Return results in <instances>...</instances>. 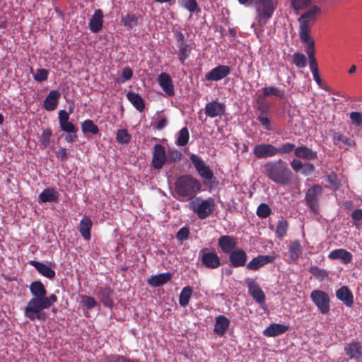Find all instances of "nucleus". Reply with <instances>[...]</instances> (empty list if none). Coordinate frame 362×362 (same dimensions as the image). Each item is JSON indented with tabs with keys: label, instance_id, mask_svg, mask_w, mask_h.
Returning a JSON list of instances; mask_svg holds the SVG:
<instances>
[{
	"label": "nucleus",
	"instance_id": "2eb2a0df",
	"mask_svg": "<svg viewBox=\"0 0 362 362\" xmlns=\"http://www.w3.org/2000/svg\"><path fill=\"white\" fill-rule=\"evenodd\" d=\"M204 112L206 115L211 118L221 117L226 112V105L218 100H212L206 104Z\"/></svg>",
	"mask_w": 362,
	"mask_h": 362
},
{
	"label": "nucleus",
	"instance_id": "de8ad7c7",
	"mask_svg": "<svg viewBox=\"0 0 362 362\" xmlns=\"http://www.w3.org/2000/svg\"><path fill=\"white\" fill-rule=\"evenodd\" d=\"M107 362H139V359H132L119 354H110L106 357Z\"/></svg>",
	"mask_w": 362,
	"mask_h": 362
},
{
	"label": "nucleus",
	"instance_id": "7ed1b4c3",
	"mask_svg": "<svg viewBox=\"0 0 362 362\" xmlns=\"http://www.w3.org/2000/svg\"><path fill=\"white\" fill-rule=\"evenodd\" d=\"M201 188V182L191 175H180L175 182V192L183 198H192Z\"/></svg>",
	"mask_w": 362,
	"mask_h": 362
},
{
	"label": "nucleus",
	"instance_id": "6e6d98bb",
	"mask_svg": "<svg viewBox=\"0 0 362 362\" xmlns=\"http://www.w3.org/2000/svg\"><path fill=\"white\" fill-rule=\"evenodd\" d=\"M61 129L66 133H77L78 128L71 122H66L59 124Z\"/></svg>",
	"mask_w": 362,
	"mask_h": 362
},
{
	"label": "nucleus",
	"instance_id": "72a5a7b5",
	"mask_svg": "<svg viewBox=\"0 0 362 362\" xmlns=\"http://www.w3.org/2000/svg\"><path fill=\"white\" fill-rule=\"evenodd\" d=\"M262 95H259V100H265L266 98L274 95L279 98H284L285 96V93L284 90H281L275 86H269L262 88Z\"/></svg>",
	"mask_w": 362,
	"mask_h": 362
},
{
	"label": "nucleus",
	"instance_id": "39448f33",
	"mask_svg": "<svg viewBox=\"0 0 362 362\" xmlns=\"http://www.w3.org/2000/svg\"><path fill=\"white\" fill-rule=\"evenodd\" d=\"M256 6L257 19L260 25H265L272 18L278 4V0H250Z\"/></svg>",
	"mask_w": 362,
	"mask_h": 362
},
{
	"label": "nucleus",
	"instance_id": "cd10ccee",
	"mask_svg": "<svg viewBox=\"0 0 362 362\" xmlns=\"http://www.w3.org/2000/svg\"><path fill=\"white\" fill-rule=\"evenodd\" d=\"M330 259H340L343 264H349L351 262L353 256L351 252L344 249H337L330 252L328 255Z\"/></svg>",
	"mask_w": 362,
	"mask_h": 362
},
{
	"label": "nucleus",
	"instance_id": "f704fd0d",
	"mask_svg": "<svg viewBox=\"0 0 362 362\" xmlns=\"http://www.w3.org/2000/svg\"><path fill=\"white\" fill-rule=\"evenodd\" d=\"M127 98L139 111L142 112L144 110L145 103L139 94L134 92H129L127 93Z\"/></svg>",
	"mask_w": 362,
	"mask_h": 362
},
{
	"label": "nucleus",
	"instance_id": "5701e85b",
	"mask_svg": "<svg viewBox=\"0 0 362 362\" xmlns=\"http://www.w3.org/2000/svg\"><path fill=\"white\" fill-rule=\"evenodd\" d=\"M230 320L225 315H220L215 318L214 332L220 337H223L230 326Z\"/></svg>",
	"mask_w": 362,
	"mask_h": 362
},
{
	"label": "nucleus",
	"instance_id": "bb28decb",
	"mask_svg": "<svg viewBox=\"0 0 362 362\" xmlns=\"http://www.w3.org/2000/svg\"><path fill=\"white\" fill-rule=\"evenodd\" d=\"M336 296L348 307H351L354 303L353 293L346 286H341L337 290Z\"/></svg>",
	"mask_w": 362,
	"mask_h": 362
},
{
	"label": "nucleus",
	"instance_id": "0eeeda50",
	"mask_svg": "<svg viewBox=\"0 0 362 362\" xmlns=\"http://www.w3.org/2000/svg\"><path fill=\"white\" fill-rule=\"evenodd\" d=\"M323 192L322 187L320 185H314L305 192V202L310 211L318 214L320 211V197Z\"/></svg>",
	"mask_w": 362,
	"mask_h": 362
},
{
	"label": "nucleus",
	"instance_id": "dca6fc26",
	"mask_svg": "<svg viewBox=\"0 0 362 362\" xmlns=\"http://www.w3.org/2000/svg\"><path fill=\"white\" fill-rule=\"evenodd\" d=\"M230 73V68L227 65H218L205 75V81H218L226 77Z\"/></svg>",
	"mask_w": 362,
	"mask_h": 362
},
{
	"label": "nucleus",
	"instance_id": "a18cd8bd",
	"mask_svg": "<svg viewBox=\"0 0 362 362\" xmlns=\"http://www.w3.org/2000/svg\"><path fill=\"white\" fill-rule=\"evenodd\" d=\"M132 136L126 129L117 130L116 140L120 144H127L131 141Z\"/></svg>",
	"mask_w": 362,
	"mask_h": 362
},
{
	"label": "nucleus",
	"instance_id": "4c0bfd02",
	"mask_svg": "<svg viewBox=\"0 0 362 362\" xmlns=\"http://www.w3.org/2000/svg\"><path fill=\"white\" fill-rule=\"evenodd\" d=\"M192 288L189 286H185L180 294L179 303L182 307H186L190 300Z\"/></svg>",
	"mask_w": 362,
	"mask_h": 362
},
{
	"label": "nucleus",
	"instance_id": "423d86ee",
	"mask_svg": "<svg viewBox=\"0 0 362 362\" xmlns=\"http://www.w3.org/2000/svg\"><path fill=\"white\" fill-rule=\"evenodd\" d=\"M215 203L211 198L201 199L197 198L190 203V209L197 214L200 219H204L209 216L214 211Z\"/></svg>",
	"mask_w": 362,
	"mask_h": 362
},
{
	"label": "nucleus",
	"instance_id": "c85d7f7f",
	"mask_svg": "<svg viewBox=\"0 0 362 362\" xmlns=\"http://www.w3.org/2000/svg\"><path fill=\"white\" fill-rule=\"evenodd\" d=\"M59 194L58 192L52 187L47 188L44 189L38 197L39 202H54L57 203L59 201Z\"/></svg>",
	"mask_w": 362,
	"mask_h": 362
},
{
	"label": "nucleus",
	"instance_id": "a211bd4d",
	"mask_svg": "<svg viewBox=\"0 0 362 362\" xmlns=\"http://www.w3.org/2000/svg\"><path fill=\"white\" fill-rule=\"evenodd\" d=\"M115 291L110 286L100 287L98 297L105 307L111 308L114 305Z\"/></svg>",
	"mask_w": 362,
	"mask_h": 362
},
{
	"label": "nucleus",
	"instance_id": "f3484780",
	"mask_svg": "<svg viewBox=\"0 0 362 362\" xmlns=\"http://www.w3.org/2000/svg\"><path fill=\"white\" fill-rule=\"evenodd\" d=\"M218 245L223 253L228 255L236 249L238 241L234 236L221 235L218 239Z\"/></svg>",
	"mask_w": 362,
	"mask_h": 362
},
{
	"label": "nucleus",
	"instance_id": "b1692460",
	"mask_svg": "<svg viewBox=\"0 0 362 362\" xmlns=\"http://www.w3.org/2000/svg\"><path fill=\"white\" fill-rule=\"evenodd\" d=\"M173 277V274L170 272L159 274L157 275H151L147 279L148 285L153 287H159L168 283Z\"/></svg>",
	"mask_w": 362,
	"mask_h": 362
},
{
	"label": "nucleus",
	"instance_id": "aec40b11",
	"mask_svg": "<svg viewBox=\"0 0 362 362\" xmlns=\"http://www.w3.org/2000/svg\"><path fill=\"white\" fill-rule=\"evenodd\" d=\"M275 257L272 255H258L253 258L247 264L246 267L250 270L256 271L267 264L272 263Z\"/></svg>",
	"mask_w": 362,
	"mask_h": 362
},
{
	"label": "nucleus",
	"instance_id": "338daca9",
	"mask_svg": "<svg viewBox=\"0 0 362 362\" xmlns=\"http://www.w3.org/2000/svg\"><path fill=\"white\" fill-rule=\"evenodd\" d=\"M257 119L267 130L271 129L270 119L267 115H259L257 117Z\"/></svg>",
	"mask_w": 362,
	"mask_h": 362
},
{
	"label": "nucleus",
	"instance_id": "7c9ffc66",
	"mask_svg": "<svg viewBox=\"0 0 362 362\" xmlns=\"http://www.w3.org/2000/svg\"><path fill=\"white\" fill-rule=\"evenodd\" d=\"M30 264L42 276L50 279L55 276L54 270L49 266L35 260L30 261Z\"/></svg>",
	"mask_w": 362,
	"mask_h": 362
},
{
	"label": "nucleus",
	"instance_id": "4468645a",
	"mask_svg": "<svg viewBox=\"0 0 362 362\" xmlns=\"http://www.w3.org/2000/svg\"><path fill=\"white\" fill-rule=\"evenodd\" d=\"M246 284L248 288V292L253 299L261 304L265 301V295L258 283L254 279L247 278Z\"/></svg>",
	"mask_w": 362,
	"mask_h": 362
},
{
	"label": "nucleus",
	"instance_id": "5fc2aeb1",
	"mask_svg": "<svg viewBox=\"0 0 362 362\" xmlns=\"http://www.w3.org/2000/svg\"><path fill=\"white\" fill-rule=\"evenodd\" d=\"M132 75H133L132 70L129 66L124 67L122 69V75L117 79V81L119 83H124L127 81L131 79V78L132 77Z\"/></svg>",
	"mask_w": 362,
	"mask_h": 362
},
{
	"label": "nucleus",
	"instance_id": "9b49d317",
	"mask_svg": "<svg viewBox=\"0 0 362 362\" xmlns=\"http://www.w3.org/2000/svg\"><path fill=\"white\" fill-rule=\"evenodd\" d=\"M167 163V155L165 147L156 144L153 147L151 165L156 170H160Z\"/></svg>",
	"mask_w": 362,
	"mask_h": 362
},
{
	"label": "nucleus",
	"instance_id": "49530a36",
	"mask_svg": "<svg viewBox=\"0 0 362 362\" xmlns=\"http://www.w3.org/2000/svg\"><path fill=\"white\" fill-rule=\"evenodd\" d=\"M288 227V223L286 220L279 221L275 230L276 236L281 239L286 234Z\"/></svg>",
	"mask_w": 362,
	"mask_h": 362
},
{
	"label": "nucleus",
	"instance_id": "e2e57ef3",
	"mask_svg": "<svg viewBox=\"0 0 362 362\" xmlns=\"http://www.w3.org/2000/svg\"><path fill=\"white\" fill-rule=\"evenodd\" d=\"M189 230L187 227L181 228L177 233L176 238L178 240L183 242L189 238Z\"/></svg>",
	"mask_w": 362,
	"mask_h": 362
},
{
	"label": "nucleus",
	"instance_id": "393cba45",
	"mask_svg": "<svg viewBox=\"0 0 362 362\" xmlns=\"http://www.w3.org/2000/svg\"><path fill=\"white\" fill-rule=\"evenodd\" d=\"M61 94L58 90H51L43 103L44 108L47 111L54 110L58 105Z\"/></svg>",
	"mask_w": 362,
	"mask_h": 362
},
{
	"label": "nucleus",
	"instance_id": "58836bf2",
	"mask_svg": "<svg viewBox=\"0 0 362 362\" xmlns=\"http://www.w3.org/2000/svg\"><path fill=\"white\" fill-rule=\"evenodd\" d=\"M81 130L84 134L90 133L92 134H98L99 132L98 127L91 120L86 119L81 123Z\"/></svg>",
	"mask_w": 362,
	"mask_h": 362
},
{
	"label": "nucleus",
	"instance_id": "864d4df0",
	"mask_svg": "<svg viewBox=\"0 0 362 362\" xmlns=\"http://www.w3.org/2000/svg\"><path fill=\"white\" fill-rule=\"evenodd\" d=\"M296 146L293 144L291 143H284L279 148L276 147L277 150V154H286L289 153L291 151H294L296 149Z\"/></svg>",
	"mask_w": 362,
	"mask_h": 362
},
{
	"label": "nucleus",
	"instance_id": "c756f323",
	"mask_svg": "<svg viewBox=\"0 0 362 362\" xmlns=\"http://www.w3.org/2000/svg\"><path fill=\"white\" fill-rule=\"evenodd\" d=\"M288 327L282 324L272 323L264 331L263 334L266 337H276L285 333Z\"/></svg>",
	"mask_w": 362,
	"mask_h": 362
},
{
	"label": "nucleus",
	"instance_id": "bf43d9fd",
	"mask_svg": "<svg viewBox=\"0 0 362 362\" xmlns=\"http://www.w3.org/2000/svg\"><path fill=\"white\" fill-rule=\"evenodd\" d=\"M333 139L334 141H341L347 146H352L354 144V141L351 140L350 138L346 137L339 133H335L333 136Z\"/></svg>",
	"mask_w": 362,
	"mask_h": 362
},
{
	"label": "nucleus",
	"instance_id": "69168bd1",
	"mask_svg": "<svg viewBox=\"0 0 362 362\" xmlns=\"http://www.w3.org/2000/svg\"><path fill=\"white\" fill-rule=\"evenodd\" d=\"M265 100H260L259 96L257 98V103L258 105V110L260 112L259 115H267L268 112L269 107L264 103Z\"/></svg>",
	"mask_w": 362,
	"mask_h": 362
},
{
	"label": "nucleus",
	"instance_id": "09e8293b",
	"mask_svg": "<svg viewBox=\"0 0 362 362\" xmlns=\"http://www.w3.org/2000/svg\"><path fill=\"white\" fill-rule=\"evenodd\" d=\"M52 135V131L49 128L45 129L42 132L40 138V141L43 148H46L49 146Z\"/></svg>",
	"mask_w": 362,
	"mask_h": 362
},
{
	"label": "nucleus",
	"instance_id": "6e6552de",
	"mask_svg": "<svg viewBox=\"0 0 362 362\" xmlns=\"http://www.w3.org/2000/svg\"><path fill=\"white\" fill-rule=\"evenodd\" d=\"M199 257L202 264L206 269H216L221 265V258L214 250L204 247L199 251Z\"/></svg>",
	"mask_w": 362,
	"mask_h": 362
},
{
	"label": "nucleus",
	"instance_id": "37998d69",
	"mask_svg": "<svg viewBox=\"0 0 362 362\" xmlns=\"http://www.w3.org/2000/svg\"><path fill=\"white\" fill-rule=\"evenodd\" d=\"M312 0H291V6L296 13L311 6Z\"/></svg>",
	"mask_w": 362,
	"mask_h": 362
},
{
	"label": "nucleus",
	"instance_id": "79ce46f5",
	"mask_svg": "<svg viewBox=\"0 0 362 362\" xmlns=\"http://www.w3.org/2000/svg\"><path fill=\"white\" fill-rule=\"evenodd\" d=\"M309 272L313 275L318 281H322L329 276V272L317 266H312L309 269Z\"/></svg>",
	"mask_w": 362,
	"mask_h": 362
},
{
	"label": "nucleus",
	"instance_id": "20e7f679",
	"mask_svg": "<svg viewBox=\"0 0 362 362\" xmlns=\"http://www.w3.org/2000/svg\"><path fill=\"white\" fill-rule=\"evenodd\" d=\"M298 18L299 23L298 35L306 37L310 35L311 28L322 13L321 8L317 5L310 6Z\"/></svg>",
	"mask_w": 362,
	"mask_h": 362
},
{
	"label": "nucleus",
	"instance_id": "ddd939ff",
	"mask_svg": "<svg viewBox=\"0 0 362 362\" xmlns=\"http://www.w3.org/2000/svg\"><path fill=\"white\" fill-rule=\"evenodd\" d=\"M253 153L258 159L273 157L277 155L276 147L269 144H260L253 148Z\"/></svg>",
	"mask_w": 362,
	"mask_h": 362
},
{
	"label": "nucleus",
	"instance_id": "603ef678",
	"mask_svg": "<svg viewBox=\"0 0 362 362\" xmlns=\"http://www.w3.org/2000/svg\"><path fill=\"white\" fill-rule=\"evenodd\" d=\"M293 62L298 68H303L307 64V59L305 56L299 52H296L293 56Z\"/></svg>",
	"mask_w": 362,
	"mask_h": 362
},
{
	"label": "nucleus",
	"instance_id": "412c9836",
	"mask_svg": "<svg viewBox=\"0 0 362 362\" xmlns=\"http://www.w3.org/2000/svg\"><path fill=\"white\" fill-rule=\"evenodd\" d=\"M303 247L298 240H293L290 243L288 252L285 254L287 257L286 261L288 263L296 262L301 256Z\"/></svg>",
	"mask_w": 362,
	"mask_h": 362
},
{
	"label": "nucleus",
	"instance_id": "f257e3e1",
	"mask_svg": "<svg viewBox=\"0 0 362 362\" xmlns=\"http://www.w3.org/2000/svg\"><path fill=\"white\" fill-rule=\"evenodd\" d=\"M29 289L33 298L28 302L24 309L25 317L30 321L45 320L47 315L43 310L49 308L57 301V296L52 293L47 296L46 288L40 281H33Z\"/></svg>",
	"mask_w": 362,
	"mask_h": 362
},
{
	"label": "nucleus",
	"instance_id": "c03bdc74",
	"mask_svg": "<svg viewBox=\"0 0 362 362\" xmlns=\"http://www.w3.org/2000/svg\"><path fill=\"white\" fill-rule=\"evenodd\" d=\"M167 163L178 162L182 157V153L177 149L169 148L166 152Z\"/></svg>",
	"mask_w": 362,
	"mask_h": 362
},
{
	"label": "nucleus",
	"instance_id": "052dcab7",
	"mask_svg": "<svg viewBox=\"0 0 362 362\" xmlns=\"http://www.w3.org/2000/svg\"><path fill=\"white\" fill-rule=\"evenodd\" d=\"M351 216L353 219V224L358 227L360 221L362 220V209H355L351 212Z\"/></svg>",
	"mask_w": 362,
	"mask_h": 362
},
{
	"label": "nucleus",
	"instance_id": "8fccbe9b",
	"mask_svg": "<svg viewBox=\"0 0 362 362\" xmlns=\"http://www.w3.org/2000/svg\"><path fill=\"white\" fill-rule=\"evenodd\" d=\"M256 213L259 218H265L272 214V210L268 204L262 203L258 206Z\"/></svg>",
	"mask_w": 362,
	"mask_h": 362
},
{
	"label": "nucleus",
	"instance_id": "c9c22d12",
	"mask_svg": "<svg viewBox=\"0 0 362 362\" xmlns=\"http://www.w3.org/2000/svg\"><path fill=\"white\" fill-rule=\"evenodd\" d=\"M299 37L303 43L306 45L305 52L308 54V59H315V41L311 37L310 35H308V37H303L302 35H299Z\"/></svg>",
	"mask_w": 362,
	"mask_h": 362
},
{
	"label": "nucleus",
	"instance_id": "2f4dec72",
	"mask_svg": "<svg viewBox=\"0 0 362 362\" xmlns=\"http://www.w3.org/2000/svg\"><path fill=\"white\" fill-rule=\"evenodd\" d=\"M92 226V221L90 217L87 216H84L80 221L79 232L86 240H89L90 239V230Z\"/></svg>",
	"mask_w": 362,
	"mask_h": 362
},
{
	"label": "nucleus",
	"instance_id": "1a4fd4ad",
	"mask_svg": "<svg viewBox=\"0 0 362 362\" xmlns=\"http://www.w3.org/2000/svg\"><path fill=\"white\" fill-rule=\"evenodd\" d=\"M310 298L320 313L327 315L330 310V298L323 291L315 289L310 293Z\"/></svg>",
	"mask_w": 362,
	"mask_h": 362
},
{
	"label": "nucleus",
	"instance_id": "4be33fe9",
	"mask_svg": "<svg viewBox=\"0 0 362 362\" xmlns=\"http://www.w3.org/2000/svg\"><path fill=\"white\" fill-rule=\"evenodd\" d=\"M158 82L166 95L168 96H173L175 95L173 80L168 74L165 72L160 74L158 76Z\"/></svg>",
	"mask_w": 362,
	"mask_h": 362
},
{
	"label": "nucleus",
	"instance_id": "13d9d810",
	"mask_svg": "<svg viewBox=\"0 0 362 362\" xmlns=\"http://www.w3.org/2000/svg\"><path fill=\"white\" fill-rule=\"evenodd\" d=\"M82 303L87 309L90 310L96 305L97 302L93 297L83 296L82 297Z\"/></svg>",
	"mask_w": 362,
	"mask_h": 362
},
{
	"label": "nucleus",
	"instance_id": "f03ea898",
	"mask_svg": "<svg viewBox=\"0 0 362 362\" xmlns=\"http://www.w3.org/2000/svg\"><path fill=\"white\" fill-rule=\"evenodd\" d=\"M264 170L267 176L272 181L282 186L288 185L293 178V173L286 163L281 159L267 163Z\"/></svg>",
	"mask_w": 362,
	"mask_h": 362
},
{
	"label": "nucleus",
	"instance_id": "473e14b6",
	"mask_svg": "<svg viewBox=\"0 0 362 362\" xmlns=\"http://www.w3.org/2000/svg\"><path fill=\"white\" fill-rule=\"evenodd\" d=\"M294 154L296 157L308 160H314L317 158V153L305 146L297 147L295 149Z\"/></svg>",
	"mask_w": 362,
	"mask_h": 362
},
{
	"label": "nucleus",
	"instance_id": "a878e982",
	"mask_svg": "<svg viewBox=\"0 0 362 362\" xmlns=\"http://www.w3.org/2000/svg\"><path fill=\"white\" fill-rule=\"evenodd\" d=\"M103 12L101 9L95 11L93 16L89 21V28L92 33H97L103 28Z\"/></svg>",
	"mask_w": 362,
	"mask_h": 362
},
{
	"label": "nucleus",
	"instance_id": "680f3d73",
	"mask_svg": "<svg viewBox=\"0 0 362 362\" xmlns=\"http://www.w3.org/2000/svg\"><path fill=\"white\" fill-rule=\"evenodd\" d=\"M350 119L355 126L362 125V112H352L350 113Z\"/></svg>",
	"mask_w": 362,
	"mask_h": 362
},
{
	"label": "nucleus",
	"instance_id": "a19ab883",
	"mask_svg": "<svg viewBox=\"0 0 362 362\" xmlns=\"http://www.w3.org/2000/svg\"><path fill=\"white\" fill-rule=\"evenodd\" d=\"M189 139V133L187 127L182 128L177 133V138L175 142L178 146H186Z\"/></svg>",
	"mask_w": 362,
	"mask_h": 362
},
{
	"label": "nucleus",
	"instance_id": "0e129e2a",
	"mask_svg": "<svg viewBox=\"0 0 362 362\" xmlns=\"http://www.w3.org/2000/svg\"><path fill=\"white\" fill-rule=\"evenodd\" d=\"M56 156L62 161H66L70 156V153L66 148L61 147L56 153Z\"/></svg>",
	"mask_w": 362,
	"mask_h": 362
},
{
	"label": "nucleus",
	"instance_id": "4d7b16f0",
	"mask_svg": "<svg viewBox=\"0 0 362 362\" xmlns=\"http://www.w3.org/2000/svg\"><path fill=\"white\" fill-rule=\"evenodd\" d=\"M48 71L45 69H38L34 75V78L37 82H42L47 79Z\"/></svg>",
	"mask_w": 362,
	"mask_h": 362
},
{
	"label": "nucleus",
	"instance_id": "9d476101",
	"mask_svg": "<svg viewBox=\"0 0 362 362\" xmlns=\"http://www.w3.org/2000/svg\"><path fill=\"white\" fill-rule=\"evenodd\" d=\"M189 159L196 169L198 175L204 180L211 181L214 175L209 165H206L204 161L196 154L189 156Z\"/></svg>",
	"mask_w": 362,
	"mask_h": 362
},
{
	"label": "nucleus",
	"instance_id": "6ab92c4d",
	"mask_svg": "<svg viewBox=\"0 0 362 362\" xmlns=\"http://www.w3.org/2000/svg\"><path fill=\"white\" fill-rule=\"evenodd\" d=\"M228 255V259L232 267H241L246 265L247 255L244 250L235 249Z\"/></svg>",
	"mask_w": 362,
	"mask_h": 362
},
{
	"label": "nucleus",
	"instance_id": "774afa93",
	"mask_svg": "<svg viewBox=\"0 0 362 362\" xmlns=\"http://www.w3.org/2000/svg\"><path fill=\"white\" fill-rule=\"evenodd\" d=\"M58 118L59 124L66 122L69 121V113L64 110H60L59 112Z\"/></svg>",
	"mask_w": 362,
	"mask_h": 362
},
{
	"label": "nucleus",
	"instance_id": "f8f14e48",
	"mask_svg": "<svg viewBox=\"0 0 362 362\" xmlns=\"http://www.w3.org/2000/svg\"><path fill=\"white\" fill-rule=\"evenodd\" d=\"M344 350L349 360L359 361L362 359V343L357 341L347 343Z\"/></svg>",
	"mask_w": 362,
	"mask_h": 362
},
{
	"label": "nucleus",
	"instance_id": "3c124183",
	"mask_svg": "<svg viewBox=\"0 0 362 362\" xmlns=\"http://www.w3.org/2000/svg\"><path fill=\"white\" fill-rule=\"evenodd\" d=\"M182 6L190 13H199L201 11L196 0H183Z\"/></svg>",
	"mask_w": 362,
	"mask_h": 362
},
{
	"label": "nucleus",
	"instance_id": "e433bc0d",
	"mask_svg": "<svg viewBox=\"0 0 362 362\" xmlns=\"http://www.w3.org/2000/svg\"><path fill=\"white\" fill-rule=\"evenodd\" d=\"M177 47H178V52H177L178 59L182 64H185V61L187 60V58H189V57L191 54L192 47H191L190 45H189L187 43L184 44V45H179L177 46Z\"/></svg>",
	"mask_w": 362,
	"mask_h": 362
},
{
	"label": "nucleus",
	"instance_id": "ea45409f",
	"mask_svg": "<svg viewBox=\"0 0 362 362\" xmlns=\"http://www.w3.org/2000/svg\"><path fill=\"white\" fill-rule=\"evenodd\" d=\"M122 23L128 30L132 29L138 24V17L133 13H127L122 17Z\"/></svg>",
	"mask_w": 362,
	"mask_h": 362
}]
</instances>
